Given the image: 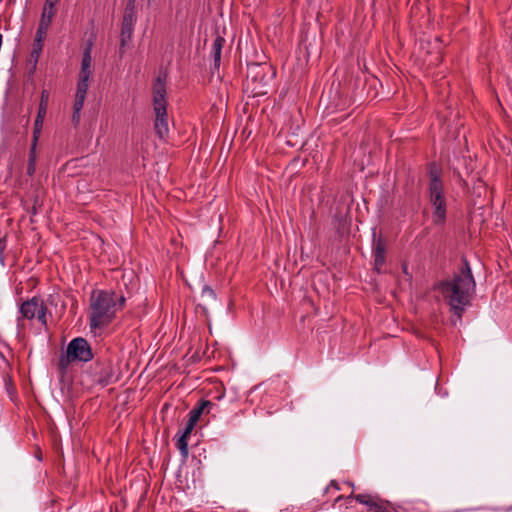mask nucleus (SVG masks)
I'll list each match as a JSON object with an SVG mask.
<instances>
[{
  "instance_id": "nucleus-15",
  "label": "nucleus",
  "mask_w": 512,
  "mask_h": 512,
  "mask_svg": "<svg viewBox=\"0 0 512 512\" xmlns=\"http://www.w3.org/2000/svg\"><path fill=\"white\" fill-rule=\"evenodd\" d=\"M434 211H433V223L436 225H441L445 222L446 219V199L440 201L430 202Z\"/></svg>"
},
{
  "instance_id": "nucleus-22",
  "label": "nucleus",
  "mask_w": 512,
  "mask_h": 512,
  "mask_svg": "<svg viewBox=\"0 0 512 512\" xmlns=\"http://www.w3.org/2000/svg\"><path fill=\"white\" fill-rule=\"evenodd\" d=\"M89 79L88 77H81L79 76V80L77 83V90H76V96H81L86 98V94L89 87Z\"/></svg>"
},
{
  "instance_id": "nucleus-28",
  "label": "nucleus",
  "mask_w": 512,
  "mask_h": 512,
  "mask_svg": "<svg viewBox=\"0 0 512 512\" xmlns=\"http://www.w3.org/2000/svg\"><path fill=\"white\" fill-rule=\"evenodd\" d=\"M134 2H135V0H129V5H131V8H133V9H134V7H133Z\"/></svg>"
},
{
  "instance_id": "nucleus-23",
  "label": "nucleus",
  "mask_w": 512,
  "mask_h": 512,
  "mask_svg": "<svg viewBox=\"0 0 512 512\" xmlns=\"http://www.w3.org/2000/svg\"><path fill=\"white\" fill-rule=\"evenodd\" d=\"M43 122H44V118H40V116L37 115L35 122H34L32 143L37 144L42 127H43Z\"/></svg>"
},
{
  "instance_id": "nucleus-25",
  "label": "nucleus",
  "mask_w": 512,
  "mask_h": 512,
  "mask_svg": "<svg viewBox=\"0 0 512 512\" xmlns=\"http://www.w3.org/2000/svg\"><path fill=\"white\" fill-rule=\"evenodd\" d=\"M72 122L74 125H78L80 122V111L73 110Z\"/></svg>"
},
{
  "instance_id": "nucleus-14",
  "label": "nucleus",
  "mask_w": 512,
  "mask_h": 512,
  "mask_svg": "<svg viewBox=\"0 0 512 512\" xmlns=\"http://www.w3.org/2000/svg\"><path fill=\"white\" fill-rule=\"evenodd\" d=\"M116 381V377L114 374L113 367L110 364L104 365L101 368V371L95 378V382H97L102 387H105Z\"/></svg>"
},
{
  "instance_id": "nucleus-12",
  "label": "nucleus",
  "mask_w": 512,
  "mask_h": 512,
  "mask_svg": "<svg viewBox=\"0 0 512 512\" xmlns=\"http://www.w3.org/2000/svg\"><path fill=\"white\" fill-rule=\"evenodd\" d=\"M47 31H48V28L38 26L36 36L34 39L33 50L31 52V57L34 58L35 62L38 61L40 53L42 52L44 40L47 35Z\"/></svg>"
},
{
  "instance_id": "nucleus-21",
  "label": "nucleus",
  "mask_w": 512,
  "mask_h": 512,
  "mask_svg": "<svg viewBox=\"0 0 512 512\" xmlns=\"http://www.w3.org/2000/svg\"><path fill=\"white\" fill-rule=\"evenodd\" d=\"M36 145L35 143H32L30 152H29V158H28V164H27V173L31 176L35 173L36 169Z\"/></svg>"
},
{
  "instance_id": "nucleus-9",
  "label": "nucleus",
  "mask_w": 512,
  "mask_h": 512,
  "mask_svg": "<svg viewBox=\"0 0 512 512\" xmlns=\"http://www.w3.org/2000/svg\"><path fill=\"white\" fill-rule=\"evenodd\" d=\"M134 23H135V15L133 8H126L123 22H122V29H121V44L122 46L125 45L127 41H129L132 37L133 29H134Z\"/></svg>"
},
{
  "instance_id": "nucleus-29",
  "label": "nucleus",
  "mask_w": 512,
  "mask_h": 512,
  "mask_svg": "<svg viewBox=\"0 0 512 512\" xmlns=\"http://www.w3.org/2000/svg\"><path fill=\"white\" fill-rule=\"evenodd\" d=\"M342 497L341 496H338L335 501L338 502Z\"/></svg>"
},
{
  "instance_id": "nucleus-2",
  "label": "nucleus",
  "mask_w": 512,
  "mask_h": 512,
  "mask_svg": "<svg viewBox=\"0 0 512 512\" xmlns=\"http://www.w3.org/2000/svg\"><path fill=\"white\" fill-rule=\"evenodd\" d=\"M125 297L114 291L96 290L90 297L89 326L92 330L110 324L116 313L122 309Z\"/></svg>"
},
{
  "instance_id": "nucleus-20",
  "label": "nucleus",
  "mask_w": 512,
  "mask_h": 512,
  "mask_svg": "<svg viewBox=\"0 0 512 512\" xmlns=\"http://www.w3.org/2000/svg\"><path fill=\"white\" fill-rule=\"evenodd\" d=\"M48 101H49V92L47 90H42L41 96H40V103L38 108L37 115L40 116V118H45L48 108Z\"/></svg>"
},
{
  "instance_id": "nucleus-18",
  "label": "nucleus",
  "mask_w": 512,
  "mask_h": 512,
  "mask_svg": "<svg viewBox=\"0 0 512 512\" xmlns=\"http://www.w3.org/2000/svg\"><path fill=\"white\" fill-rule=\"evenodd\" d=\"M55 14H56V8L54 6L44 4V8H43V12H42L41 19L39 22V26L49 28Z\"/></svg>"
},
{
  "instance_id": "nucleus-19",
  "label": "nucleus",
  "mask_w": 512,
  "mask_h": 512,
  "mask_svg": "<svg viewBox=\"0 0 512 512\" xmlns=\"http://www.w3.org/2000/svg\"><path fill=\"white\" fill-rule=\"evenodd\" d=\"M201 300L202 303L200 305L206 310L208 304L216 301L215 291L210 286L204 285L201 291Z\"/></svg>"
},
{
  "instance_id": "nucleus-17",
  "label": "nucleus",
  "mask_w": 512,
  "mask_h": 512,
  "mask_svg": "<svg viewBox=\"0 0 512 512\" xmlns=\"http://www.w3.org/2000/svg\"><path fill=\"white\" fill-rule=\"evenodd\" d=\"M374 264L377 271H380L381 267L385 263V248L381 240H378L374 244L373 248Z\"/></svg>"
},
{
  "instance_id": "nucleus-6",
  "label": "nucleus",
  "mask_w": 512,
  "mask_h": 512,
  "mask_svg": "<svg viewBox=\"0 0 512 512\" xmlns=\"http://www.w3.org/2000/svg\"><path fill=\"white\" fill-rule=\"evenodd\" d=\"M20 313L26 319L37 318L42 325L47 324V307L41 298L33 297L25 301L20 307Z\"/></svg>"
},
{
  "instance_id": "nucleus-10",
  "label": "nucleus",
  "mask_w": 512,
  "mask_h": 512,
  "mask_svg": "<svg viewBox=\"0 0 512 512\" xmlns=\"http://www.w3.org/2000/svg\"><path fill=\"white\" fill-rule=\"evenodd\" d=\"M92 47H93V41L89 40L86 44V47L84 48L83 55H82V61H81V69L79 76L81 77H88L90 78L92 74Z\"/></svg>"
},
{
  "instance_id": "nucleus-3",
  "label": "nucleus",
  "mask_w": 512,
  "mask_h": 512,
  "mask_svg": "<svg viewBox=\"0 0 512 512\" xmlns=\"http://www.w3.org/2000/svg\"><path fill=\"white\" fill-rule=\"evenodd\" d=\"M153 109L155 114V132L161 140H165L169 133V121L167 115L166 83L161 76H158L153 84Z\"/></svg>"
},
{
  "instance_id": "nucleus-1",
  "label": "nucleus",
  "mask_w": 512,
  "mask_h": 512,
  "mask_svg": "<svg viewBox=\"0 0 512 512\" xmlns=\"http://www.w3.org/2000/svg\"><path fill=\"white\" fill-rule=\"evenodd\" d=\"M437 288L453 314L461 318L465 308L471 304L476 288L469 263L465 260L460 272L439 283Z\"/></svg>"
},
{
  "instance_id": "nucleus-27",
  "label": "nucleus",
  "mask_w": 512,
  "mask_h": 512,
  "mask_svg": "<svg viewBox=\"0 0 512 512\" xmlns=\"http://www.w3.org/2000/svg\"><path fill=\"white\" fill-rule=\"evenodd\" d=\"M59 0H46L45 1V4L47 5H50V6H56V4L58 3Z\"/></svg>"
},
{
  "instance_id": "nucleus-5",
  "label": "nucleus",
  "mask_w": 512,
  "mask_h": 512,
  "mask_svg": "<svg viewBox=\"0 0 512 512\" xmlns=\"http://www.w3.org/2000/svg\"><path fill=\"white\" fill-rule=\"evenodd\" d=\"M94 355L88 341L82 337L74 338L70 341L66 349V363L64 358L60 359V365L65 367L67 363L80 361L89 362Z\"/></svg>"
},
{
  "instance_id": "nucleus-4",
  "label": "nucleus",
  "mask_w": 512,
  "mask_h": 512,
  "mask_svg": "<svg viewBox=\"0 0 512 512\" xmlns=\"http://www.w3.org/2000/svg\"><path fill=\"white\" fill-rule=\"evenodd\" d=\"M275 76L274 71L265 65L252 64L248 67L247 86L254 96L267 94L266 87Z\"/></svg>"
},
{
  "instance_id": "nucleus-24",
  "label": "nucleus",
  "mask_w": 512,
  "mask_h": 512,
  "mask_svg": "<svg viewBox=\"0 0 512 512\" xmlns=\"http://www.w3.org/2000/svg\"><path fill=\"white\" fill-rule=\"evenodd\" d=\"M84 101H85V97L75 95L73 110L81 112L83 105H84Z\"/></svg>"
},
{
  "instance_id": "nucleus-8",
  "label": "nucleus",
  "mask_w": 512,
  "mask_h": 512,
  "mask_svg": "<svg viewBox=\"0 0 512 512\" xmlns=\"http://www.w3.org/2000/svg\"><path fill=\"white\" fill-rule=\"evenodd\" d=\"M445 199L444 187L442 181L439 179L437 171H430V183H429V200L440 201Z\"/></svg>"
},
{
  "instance_id": "nucleus-7",
  "label": "nucleus",
  "mask_w": 512,
  "mask_h": 512,
  "mask_svg": "<svg viewBox=\"0 0 512 512\" xmlns=\"http://www.w3.org/2000/svg\"><path fill=\"white\" fill-rule=\"evenodd\" d=\"M355 498L356 501L367 507V512H389L387 507L376 497L369 494L350 495L347 500Z\"/></svg>"
},
{
  "instance_id": "nucleus-11",
  "label": "nucleus",
  "mask_w": 512,
  "mask_h": 512,
  "mask_svg": "<svg viewBox=\"0 0 512 512\" xmlns=\"http://www.w3.org/2000/svg\"><path fill=\"white\" fill-rule=\"evenodd\" d=\"M195 423H192L188 420L184 430L182 431L179 439L177 440L176 446L179 449L182 456L186 457L188 455V437L193 431Z\"/></svg>"
},
{
  "instance_id": "nucleus-26",
  "label": "nucleus",
  "mask_w": 512,
  "mask_h": 512,
  "mask_svg": "<svg viewBox=\"0 0 512 512\" xmlns=\"http://www.w3.org/2000/svg\"><path fill=\"white\" fill-rule=\"evenodd\" d=\"M331 489L338 491V490H340V487H339V485H338V483H337V482H335V481H331V483L329 484V486H327V487H326L325 492H328V491H330Z\"/></svg>"
},
{
  "instance_id": "nucleus-16",
  "label": "nucleus",
  "mask_w": 512,
  "mask_h": 512,
  "mask_svg": "<svg viewBox=\"0 0 512 512\" xmlns=\"http://www.w3.org/2000/svg\"><path fill=\"white\" fill-rule=\"evenodd\" d=\"M225 44V39L221 36H217L211 47V56L213 58L214 67L219 68L221 62L222 48Z\"/></svg>"
},
{
  "instance_id": "nucleus-13",
  "label": "nucleus",
  "mask_w": 512,
  "mask_h": 512,
  "mask_svg": "<svg viewBox=\"0 0 512 512\" xmlns=\"http://www.w3.org/2000/svg\"><path fill=\"white\" fill-rule=\"evenodd\" d=\"M214 406V404L209 400H201L197 406H195L190 412H189V421L192 423L197 424L199 421L201 415L203 413H209L210 409Z\"/></svg>"
}]
</instances>
